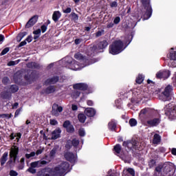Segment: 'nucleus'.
I'll list each match as a JSON object with an SVG mask.
<instances>
[{
	"instance_id": "nucleus-45",
	"label": "nucleus",
	"mask_w": 176,
	"mask_h": 176,
	"mask_svg": "<svg viewBox=\"0 0 176 176\" xmlns=\"http://www.w3.org/2000/svg\"><path fill=\"white\" fill-rule=\"evenodd\" d=\"M156 166V160L152 159L148 162V166L150 168H152V167H155Z\"/></svg>"
},
{
	"instance_id": "nucleus-32",
	"label": "nucleus",
	"mask_w": 176,
	"mask_h": 176,
	"mask_svg": "<svg viewBox=\"0 0 176 176\" xmlns=\"http://www.w3.org/2000/svg\"><path fill=\"white\" fill-rule=\"evenodd\" d=\"M162 141V137L158 133H155L153 135V144H159Z\"/></svg>"
},
{
	"instance_id": "nucleus-25",
	"label": "nucleus",
	"mask_w": 176,
	"mask_h": 176,
	"mask_svg": "<svg viewBox=\"0 0 176 176\" xmlns=\"http://www.w3.org/2000/svg\"><path fill=\"white\" fill-rule=\"evenodd\" d=\"M70 68L73 71H79V70L82 69V68H80V66H79V62H78L75 60L72 61V63H70Z\"/></svg>"
},
{
	"instance_id": "nucleus-50",
	"label": "nucleus",
	"mask_w": 176,
	"mask_h": 176,
	"mask_svg": "<svg viewBox=\"0 0 176 176\" xmlns=\"http://www.w3.org/2000/svg\"><path fill=\"white\" fill-rule=\"evenodd\" d=\"M50 124H51V126H57V124H58V122L56 121V119H50Z\"/></svg>"
},
{
	"instance_id": "nucleus-57",
	"label": "nucleus",
	"mask_w": 176,
	"mask_h": 176,
	"mask_svg": "<svg viewBox=\"0 0 176 176\" xmlns=\"http://www.w3.org/2000/svg\"><path fill=\"white\" fill-rule=\"evenodd\" d=\"M120 23V16H116L113 20L114 24H119Z\"/></svg>"
},
{
	"instance_id": "nucleus-46",
	"label": "nucleus",
	"mask_w": 176,
	"mask_h": 176,
	"mask_svg": "<svg viewBox=\"0 0 176 176\" xmlns=\"http://www.w3.org/2000/svg\"><path fill=\"white\" fill-rule=\"evenodd\" d=\"M71 121H69V120H66V121H65L64 122H63V127L64 128V129H68V127L69 126H71Z\"/></svg>"
},
{
	"instance_id": "nucleus-26",
	"label": "nucleus",
	"mask_w": 176,
	"mask_h": 176,
	"mask_svg": "<svg viewBox=\"0 0 176 176\" xmlns=\"http://www.w3.org/2000/svg\"><path fill=\"white\" fill-rule=\"evenodd\" d=\"M23 135L21 134V133L19 132V133H16L14 134V133H12L10 135V140L11 141H13V140H14V138H16V142H19L20 141V138H21V136Z\"/></svg>"
},
{
	"instance_id": "nucleus-37",
	"label": "nucleus",
	"mask_w": 176,
	"mask_h": 176,
	"mask_svg": "<svg viewBox=\"0 0 176 176\" xmlns=\"http://www.w3.org/2000/svg\"><path fill=\"white\" fill-rule=\"evenodd\" d=\"M124 173L129 175L135 176V171L133 168H127L126 170H124Z\"/></svg>"
},
{
	"instance_id": "nucleus-39",
	"label": "nucleus",
	"mask_w": 176,
	"mask_h": 176,
	"mask_svg": "<svg viewBox=\"0 0 176 176\" xmlns=\"http://www.w3.org/2000/svg\"><path fill=\"white\" fill-rule=\"evenodd\" d=\"M129 123L131 127H135V126H137L138 122H137V120H135V118H131L129 120Z\"/></svg>"
},
{
	"instance_id": "nucleus-40",
	"label": "nucleus",
	"mask_w": 176,
	"mask_h": 176,
	"mask_svg": "<svg viewBox=\"0 0 176 176\" xmlns=\"http://www.w3.org/2000/svg\"><path fill=\"white\" fill-rule=\"evenodd\" d=\"M66 131H67V133H69V134H72V133H75V128L74 127V125H72V124L66 128Z\"/></svg>"
},
{
	"instance_id": "nucleus-10",
	"label": "nucleus",
	"mask_w": 176,
	"mask_h": 176,
	"mask_svg": "<svg viewBox=\"0 0 176 176\" xmlns=\"http://www.w3.org/2000/svg\"><path fill=\"white\" fill-rule=\"evenodd\" d=\"M24 79L28 82L29 85H31L32 82H35L38 79V74H36V71L34 70L30 74V72L28 74L24 76Z\"/></svg>"
},
{
	"instance_id": "nucleus-9",
	"label": "nucleus",
	"mask_w": 176,
	"mask_h": 176,
	"mask_svg": "<svg viewBox=\"0 0 176 176\" xmlns=\"http://www.w3.org/2000/svg\"><path fill=\"white\" fill-rule=\"evenodd\" d=\"M173 86L168 85L165 87L163 92H162L161 96H160V100H162V101H168L170 98V96H171V93H173Z\"/></svg>"
},
{
	"instance_id": "nucleus-1",
	"label": "nucleus",
	"mask_w": 176,
	"mask_h": 176,
	"mask_svg": "<svg viewBox=\"0 0 176 176\" xmlns=\"http://www.w3.org/2000/svg\"><path fill=\"white\" fill-rule=\"evenodd\" d=\"M69 168V163L63 162L59 166L52 168H44L37 173V176H63Z\"/></svg>"
},
{
	"instance_id": "nucleus-15",
	"label": "nucleus",
	"mask_w": 176,
	"mask_h": 176,
	"mask_svg": "<svg viewBox=\"0 0 176 176\" xmlns=\"http://www.w3.org/2000/svg\"><path fill=\"white\" fill-rule=\"evenodd\" d=\"M74 58H76V60H82V61L85 63V67L87 66V65H90V60L89 59H85V56H83V55L82 54H80V52H78L76 54H74Z\"/></svg>"
},
{
	"instance_id": "nucleus-20",
	"label": "nucleus",
	"mask_w": 176,
	"mask_h": 176,
	"mask_svg": "<svg viewBox=\"0 0 176 176\" xmlns=\"http://www.w3.org/2000/svg\"><path fill=\"white\" fill-rule=\"evenodd\" d=\"M160 122H162V120L160 118H157L153 120H149L146 122V123L151 127H156L160 124Z\"/></svg>"
},
{
	"instance_id": "nucleus-53",
	"label": "nucleus",
	"mask_w": 176,
	"mask_h": 176,
	"mask_svg": "<svg viewBox=\"0 0 176 176\" xmlns=\"http://www.w3.org/2000/svg\"><path fill=\"white\" fill-rule=\"evenodd\" d=\"M41 31L43 34H45V31H47V25H46V24L42 25L41 26Z\"/></svg>"
},
{
	"instance_id": "nucleus-38",
	"label": "nucleus",
	"mask_w": 176,
	"mask_h": 176,
	"mask_svg": "<svg viewBox=\"0 0 176 176\" xmlns=\"http://www.w3.org/2000/svg\"><path fill=\"white\" fill-rule=\"evenodd\" d=\"M10 90L11 93H17V91H19V86L16 85H12L10 87Z\"/></svg>"
},
{
	"instance_id": "nucleus-21",
	"label": "nucleus",
	"mask_w": 176,
	"mask_h": 176,
	"mask_svg": "<svg viewBox=\"0 0 176 176\" xmlns=\"http://www.w3.org/2000/svg\"><path fill=\"white\" fill-rule=\"evenodd\" d=\"M65 158L70 163L75 162V155L71 152H67L64 154Z\"/></svg>"
},
{
	"instance_id": "nucleus-36",
	"label": "nucleus",
	"mask_w": 176,
	"mask_h": 176,
	"mask_svg": "<svg viewBox=\"0 0 176 176\" xmlns=\"http://www.w3.org/2000/svg\"><path fill=\"white\" fill-rule=\"evenodd\" d=\"M144 76H142V74H139L136 78L135 82L138 85H141V83L144 82Z\"/></svg>"
},
{
	"instance_id": "nucleus-49",
	"label": "nucleus",
	"mask_w": 176,
	"mask_h": 176,
	"mask_svg": "<svg viewBox=\"0 0 176 176\" xmlns=\"http://www.w3.org/2000/svg\"><path fill=\"white\" fill-rule=\"evenodd\" d=\"M10 50V47H6L4 48L2 52L0 53V56H5L7 53H9V51Z\"/></svg>"
},
{
	"instance_id": "nucleus-28",
	"label": "nucleus",
	"mask_w": 176,
	"mask_h": 176,
	"mask_svg": "<svg viewBox=\"0 0 176 176\" xmlns=\"http://www.w3.org/2000/svg\"><path fill=\"white\" fill-rule=\"evenodd\" d=\"M9 156V153L8 152H5L3 155L1 156V159H0V163H1V166H4L5 163H6V162H8V157Z\"/></svg>"
},
{
	"instance_id": "nucleus-2",
	"label": "nucleus",
	"mask_w": 176,
	"mask_h": 176,
	"mask_svg": "<svg viewBox=\"0 0 176 176\" xmlns=\"http://www.w3.org/2000/svg\"><path fill=\"white\" fill-rule=\"evenodd\" d=\"M124 46V43L121 40H117L112 43L111 45L109 47V53L112 54L113 56H116L117 54H120L123 52V47Z\"/></svg>"
},
{
	"instance_id": "nucleus-62",
	"label": "nucleus",
	"mask_w": 176,
	"mask_h": 176,
	"mask_svg": "<svg viewBox=\"0 0 176 176\" xmlns=\"http://www.w3.org/2000/svg\"><path fill=\"white\" fill-rule=\"evenodd\" d=\"M139 118H140L141 122H142V123H145V122H146V115L142 116L143 118H142L141 116H139Z\"/></svg>"
},
{
	"instance_id": "nucleus-24",
	"label": "nucleus",
	"mask_w": 176,
	"mask_h": 176,
	"mask_svg": "<svg viewBox=\"0 0 176 176\" xmlns=\"http://www.w3.org/2000/svg\"><path fill=\"white\" fill-rule=\"evenodd\" d=\"M118 126V123H116V121L115 120H111L108 123V129L110 130V131H116V127Z\"/></svg>"
},
{
	"instance_id": "nucleus-33",
	"label": "nucleus",
	"mask_w": 176,
	"mask_h": 176,
	"mask_svg": "<svg viewBox=\"0 0 176 176\" xmlns=\"http://www.w3.org/2000/svg\"><path fill=\"white\" fill-rule=\"evenodd\" d=\"M168 57L170 60H173V61H176V51H174V49L172 48V50L170 52Z\"/></svg>"
},
{
	"instance_id": "nucleus-8",
	"label": "nucleus",
	"mask_w": 176,
	"mask_h": 176,
	"mask_svg": "<svg viewBox=\"0 0 176 176\" xmlns=\"http://www.w3.org/2000/svg\"><path fill=\"white\" fill-rule=\"evenodd\" d=\"M74 90H80L81 91H87L86 94L93 93V89L89 87V85L85 82L76 83L73 85Z\"/></svg>"
},
{
	"instance_id": "nucleus-6",
	"label": "nucleus",
	"mask_w": 176,
	"mask_h": 176,
	"mask_svg": "<svg viewBox=\"0 0 176 176\" xmlns=\"http://www.w3.org/2000/svg\"><path fill=\"white\" fill-rule=\"evenodd\" d=\"M176 171V166L174 164L168 162L164 164V169L162 172L163 176H176L174 175Z\"/></svg>"
},
{
	"instance_id": "nucleus-55",
	"label": "nucleus",
	"mask_w": 176,
	"mask_h": 176,
	"mask_svg": "<svg viewBox=\"0 0 176 176\" xmlns=\"http://www.w3.org/2000/svg\"><path fill=\"white\" fill-rule=\"evenodd\" d=\"M36 153L35 152H32L31 153L28 154V153H26L25 155L26 159H30V157H34V156H35Z\"/></svg>"
},
{
	"instance_id": "nucleus-48",
	"label": "nucleus",
	"mask_w": 176,
	"mask_h": 176,
	"mask_svg": "<svg viewBox=\"0 0 176 176\" xmlns=\"http://www.w3.org/2000/svg\"><path fill=\"white\" fill-rule=\"evenodd\" d=\"M28 173H30V174H36V169L35 168L29 167L27 170Z\"/></svg>"
},
{
	"instance_id": "nucleus-23",
	"label": "nucleus",
	"mask_w": 176,
	"mask_h": 176,
	"mask_svg": "<svg viewBox=\"0 0 176 176\" xmlns=\"http://www.w3.org/2000/svg\"><path fill=\"white\" fill-rule=\"evenodd\" d=\"M28 68H30L31 69H41V65L36 62H29L27 64Z\"/></svg>"
},
{
	"instance_id": "nucleus-17",
	"label": "nucleus",
	"mask_w": 176,
	"mask_h": 176,
	"mask_svg": "<svg viewBox=\"0 0 176 176\" xmlns=\"http://www.w3.org/2000/svg\"><path fill=\"white\" fill-rule=\"evenodd\" d=\"M61 129H60V127H57L51 133V140H58V138H61Z\"/></svg>"
},
{
	"instance_id": "nucleus-29",
	"label": "nucleus",
	"mask_w": 176,
	"mask_h": 176,
	"mask_svg": "<svg viewBox=\"0 0 176 176\" xmlns=\"http://www.w3.org/2000/svg\"><path fill=\"white\" fill-rule=\"evenodd\" d=\"M60 17H61V12H60V11H54L52 14V20L54 23H57L60 19Z\"/></svg>"
},
{
	"instance_id": "nucleus-12",
	"label": "nucleus",
	"mask_w": 176,
	"mask_h": 176,
	"mask_svg": "<svg viewBox=\"0 0 176 176\" xmlns=\"http://www.w3.org/2000/svg\"><path fill=\"white\" fill-rule=\"evenodd\" d=\"M171 75L170 70H160L156 74L157 79H168Z\"/></svg>"
},
{
	"instance_id": "nucleus-56",
	"label": "nucleus",
	"mask_w": 176,
	"mask_h": 176,
	"mask_svg": "<svg viewBox=\"0 0 176 176\" xmlns=\"http://www.w3.org/2000/svg\"><path fill=\"white\" fill-rule=\"evenodd\" d=\"M25 45H27V41H25H25L21 42V43L16 46V47H17L18 49H19V47H23V46H25Z\"/></svg>"
},
{
	"instance_id": "nucleus-11",
	"label": "nucleus",
	"mask_w": 176,
	"mask_h": 176,
	"mask_svg": "<svg viewBox=\"0 0 176 176\" xmlns=\"http://www.w3.org/2000/svg\"><path fill=\"white\" fill-rule=\"evenodd\" d=\"M113 151L117 155H120L121 157H126L129 156V151H124L122 148V146L119 144H117L113 146Z\"/></svg>"
},
{
	"instance_id": "nucleus-43",
	"label": "nucleus",
	"mask_w": 176,
	"mask_h": 176,
	"mask_svg": "<svg viewBox=\"0 0 176 176\" xmlns=\"http://www.w3.org/2000/svg\"><path fill=\"white\" fill-rule=\"evenodd\" d=\"M148 109L145 108L142 109L139 113V116H141V118H143L142 116L146 115V113H148Z\"/></svg>"
},
{
	"instance_id": "nucleus-18",
	"label": "nucleus",
	"mask_w": 176,
	"mask_h": 176,
	"mask_svg": "<svg viewBox=\"0 0 176 176\" xmlns=\"http://www.w3.org/2000/svg\"><path fill=\"white\" fill-rule=\"evenodd\" d=\"M60 80V76H54L52 78H47L45 81V85L47 86L48 85H56Z\"/></svg>"
},
{
	"instance_id": "nucleus-35",
	"label": "nucleus",
	"mask_w": 176,
	"mask_h": 176,
	"mask_svg": "<svg viewBox=\"0 0 176 176\" xmlns=\"http://www.w3.org/2000/svg\"><path fill=\"white\" fill-rule=\"evenodd\" d=\"M27 32H21L18 34V36H16V41L17 42H21V39H23V38H24V36H25V35H27Z\"/></svg>"
},
{
	"instance_id": "nucleus-63",
	"label": "nucleus",
	"mask_w": 176,
	"mask_h": 176,
	"mask_svg": "<svg viewBox=\"0 0 176 176\" xmlns=\"http://www.w3.org/2000/svg\"><path fill=\"white\" fill-rule=\"evenodd\" d=\"M111 8H118V2L113 1L110 3Z\"/></svg>"
},
{
	"instance_id": "nucleus-13",
	"label": "nucleus",
	"mask_w": 176,
	"mask_h": 176,
	"mask_svg": "<svg viewBox=\"0 0 176 176\" xmlns=\"http://www.w3.org/2000/svg\"><path fill=\"white\" fill-rule=\"evenodd\" d=\"M62 111H63V107L58 106V104L54 103L52 105L51 113H52V116H58V115H59L58 112L61 113Z\"/></svg>"
},
{
	"instance_id": "nucleus-64",
	"label": "nucleus",
	"mask_w": 176,
	"mask_h": 176,
	"mask_svg": "<svg viewBox=\"0 0 176 176\" xmlns=\"http://www.w3.org/2000/svg\"><path fill=\"white\" fill-rule=\"evenodd\" d=\"M113 25H115V23H113V22L108 23L107 24V28H113Z\"/></svg>"
},
{
	"instance_id": "nucleus-58",
	"label": "nucleus",
	"mask_w": 176,
	"mask_h": 176,
	"mask_svg": "<svg viewBox=\"0 0 176 176\" xmlns=\"http://www.w3.org/2000/svg\"><path fill=\"white\" fill-rule=\"evenodd\" d=\"M10 176H17V175H19V173L16 170H11L10 171Z\"/></svg>"
},
{
	"instance_id": "nucleus-54",
	"label": "nucleus",
	"mask_w": 176,
	"mask_h": 176,
	"mask_svg": "<svg viewBox=\"0 0 176 176\" xmlns=\"http://www.w3.org/2000/svg\"><path fill=\"white\" fill-rule=\"evenodd\" d=\"M71 16H72L73 20H75V21L79 20V16H78V14L76 13L72 12Z\"/></svg>"
},
{
	"instance_id": "nucleus-34",
	"label": "nucleus",
	"mask_w": 176,
	"mask_h": 176,
	"mask_svg": "<svg viewBox=\"0 0 176 176\" xmlns=\"http://www.w3.org/2000/svg\"><path fill=\"white\" fill-rule=\"evenodd\" d=\"M78 119L80 123H85L87 119L86 115H85L84 113H79L78 115Z\"/></svg>"
},
{
	"instance_id": "nucleus-27",
	"label": "nucleus",
	"mask_w": 176,
	"mask_h": 176,
	"mask_svg": "<svg viewBox=\"0 0 176 176\" xmlns=\"http://www.w3.org/2000/svg\"><path fill=\"white\" fill-rule=\"evenodd\" d=\"M56 91V87L54 85H50L43 90L44 94H52Z\"/></svg>"
},
{
	"instance_id": "nucleus-22",
	"label": "nucleus",
	"mask_w": 176,
	"mask_h": 176,
	"mask_svg": "<svg viewBox=\"0 0 176 176\" xmlns=\"http://www.w3.org/2000/svg\"><path fill=\"white\" fill-rule=\"evenodd\" d=\"M96 112L97 111L96 109L92 107L87 108L85 110V114L87 116H88V118H94V116H96Z\"/></svg>"
},
{
	"instance_id": "nucleus-16",
	"label": "nucleus",
	"mask_w": 176,
	"mask_h": 176,
	"mask_svg": "<svg viewBox=\"0 0 176 176\" xmlns=\"http://www.w3.org/2000/svg\"><path fill=\"white\" fill-rule=\"evenodd\" d=\"M166 116H168L170 120H175L176 119V109L170 108L166 113Z\"/></svg>"
},
{
	"instance_id": "nucleus-44",
	"label": "nucleus",
	"mask_w": 176,
	"mask_h": 176,
	"mask_svg": "<svg viewBox=\"0 0 176 176\" xmlns=\"http://www.w3.org/2000/svg\"><path fill=\"white\" fill-rule=\"evenodd\" d=\"M72 140H69L67 141L66 144H65V148L67 149H71L72 148Z\"/></svg>"
},
{
	"instance_id": "nucleus-60",
	"label": "nucleus",
	"mask_w": 176,
	"mask_h": 176,
	"mask_svg": "<svg viewBox=\"0 0 176 176\" xmlns=\"http://www.w3.org/2000/svg\"><path fill=\"white\" fill-rule=\"evenodd\" d=\"M20 112H21V107L16 109L14 113V118H17L20 115Z\"/></svg>"
},
{
	"instance_id": "nucleus-14",
	"label": "nucleus",
	"mask_w": 176,
	"mask_h": 176,
	"mask_svg": "<svg viewBox=\"0 0 176 176\" xmlns=\"http://www.w3.org/2000/svg\"><path fill=\"white\" fill-rule=\"evenodd\" d=\"M47 164V161L46 160H39L31 162L30 167L33 168H39V167H43V166H46Z\"/></svg>"
},
{
	"instance_id": "nucleus-4",
	"label": "nucleus",
	"mask_w": 176,
	"mask_h": 176,
	"mask_svg": "<svg viewBox=\"0 0 176 176\" xmlns=\"http://www.w3.org/2000/svg\"><path fill=\"white\" fill-rule=\"evenodd\" d=\"M140 2L146 10L144 14L143 15V20H148L152 16V13H153V10L152 9V5H151V0H140Z\"/></svg>"
},
{
	"instance_id": "nucleus-51",
	"label": "nucleus",
	"mask_w": 176,
	"mask_h": 176,
	"mask_svg": "<svg viewBox=\"0 0 176 176\" xmlns=\"http://www.w3.org/2000/svg\"><path fill=\"white\" fill-rule=\"evenodd\" d=\"M20 60H11L8 63V67H12L13 65H16V64H19Z\"/></svg>"
},
{
	"instance_id": "nucleus-41",
	"label": "nucleus",
	"mask_w": 176,
	"mask_h": 176,
	"mask_svg": "<svg viewBox=\"0 0 176 176\" xmlns=\"http://www.w3.org/2000/svg\"><path fill=\"white\" fill-rule=\"evenodd\" d=\"M105 32V30L103 29L98 30L97 32L95 33L96 38H100V36H102Z\"/></svg>"
},
{
	"instance_id": "nucleus-19",
	"label": "nucleus",
	"mask_w": 176,
	"mask_h": 176,
	"mask_svg": "<svg viewBox=\"0 0 176 176\" xmlns=\"http://www.w3.org/2000/svg\"><path fill=\"white\" fill-rule=\"evenodd\" d=\"M36 21H38V15H34L27 22L25 28H31V27H34V25L36 24Z\"/></svg>"
},
{
	"instance_id": "nucleus-3",
	"label": "nucleus",
	"mask_w": 176,
	"mask_h": 176,
	"mask_svg": "<svg viewBox=\"0 0 176 176\" xmlns=\"http://www.w3.org/2000/svg\"><path fill=\"white\" fill-rule=\"evenodd\" d=\"M19 146L13 145L10 150V159L7 162L8 166H12V164H16V162L19 161Z\"/></svg>"
},
{
	"instance_id": "nucleus-31",
	"label": "nucleus",
	"mask_w": 176,
	"mask_h": 176,
	"mask_svg": "<svg viewBox=\"0 0 176 176\" xmlns=\"http://www.w3.org/2000/svg\"><path fill=\"white\" fill-rule=\"evenodd\" d=\"M57 151H58V146H55L50 153V159H54L56 157V154L57 153Z\"/></svg>"
},
{
	"instance_id": "nucleus-52",
	"label": "nucleus",
	"mask_w": 176,
	"mask_h": 176,
	"mask_svg": "<svg viewBox=\"0 0 176 176\" xmlns=\"http://www.w3.org/2000/svg\"><path fill=\"white\" fill-rule=\"evenodd\" d=\"M10 80L9 79V77L5 76V77L3 78V79H2V83H3V85H7V84L9 83Z\"/></svg>"
},
{
	"instance_id": "nucleus-42",
	"label": "nucleus",
	"mask_w": 176,
	"mask_h": 176,
	"mask_svg": "<svg viewBox=\"0 0 176 176\" xmlns=\"http://www.w3.org/2000/svg\"><path fill=\"white\" fill-rule=\"evenodd\" d=\"M78 135L80 137H85V135H86V131H85V128H80L79 129Z\"/></svg>"
},
{
	"instance_id": "nucleus-61",
	"label": "nucleus",
	"mask_w": 176,
	"mask_h": 176,
	"mask_svg": "<svg viewBox=\"0 0 176 176\" xmlns=\"http://www.w3.org/2000/svg\"><path fill=\"white\" fill-rule=\"evenodd\" d=\"M155 171H156V173H158V174H160V173H162V166H158L155 168Z\"/></svg>"
},
{
	"instance_id": "nucleus-7",
	"label": "nucleus",
	"mask_w": 176,
	"mask_h": 176,
	"mask_svg": "<svg viewBox=\"0 0 176 176\" xmlns=\"http://www.w3.org/2000/svg\"><path fill=\"white\" fill-rule=\"evenodd\" d=\"M122 146L125 148V151H127L129 154L130 151L134 152L138 149V142H137L135 140L124 141L122 143Z\"/></svg>"
},
{
	"instance_id": "nucleus-47",
	"label": "nucleus",
	"mask_w": 176,
	"mask_h": 176,
	"mask_svg": "<svg viewBox=\"0 0 176 176\" xmlns=\"http://www.w3.org/2000/svg\"><path fill=\"white\" fill-rule=\"evenodd\" d=\"M72 144L74 148H76L79 145V140L74 138L72 140Z\"/></svg>"
},
{
	"instance_id": "nucleus-5",
	"label": "nucleus",
	"mask_w": 176,
	"mask_h": 176,
	"mask_svg": "<svg viewBox=\"0 0 176 176\" xmlns=\"http://www.w3.org/2000/svg\"><path fill=\"white\" fill-rule=\"evenodd\" d=\"M109 45V43H108V41L103 40L91 47L90 50L92 53H104V50L108 47Z\"/></svg>"
},
{
	"instance_id": "nucleus-30",
	"label": "nucleus",
	"mask_w": 176,
	"mask_h": 176,
	"mask_svg": "<svg viewBox=\"0 0 176 176\" xmlns=\"http://www.w3.org/2000/svg\"><path fill=\"white\" fill-rule=\"evenodd\" d=\"M1 97L3 100H10L12 97V94H10L8 91H4L0 94Z\"/></svg>"
},
{
	"instance_id": "nucleus-59",
	"label": "nucleus",
	"mask_w": 176,
	"mask_h": 176,
	"mask_svg": "<svg viewBox=\"0 0 176 176\" xmlns=\"http://www.w3.org/2000/svg\"><path fill=\"white\" fill-rule=\"evenodd\" d=\"M0 118H7L8 119H10V116L9 115V113H3L0 114Z\"/></svg>"
}]
</instances>
